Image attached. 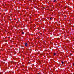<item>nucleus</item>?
Here are the masks:
<instances>
[{
    "label": "nucleus",
    "instance_id": "7",
    "mask_svg": "<svg viewBox=\"0 0 74 74\" xmlns=\"http://www.w3.org/2000/svg\"><path fill=\"white\" fill-rule=\"evenodd\" d=\"M8 38H10V37H9Z\"/></svg>",
    "mask_w": 74,
    "mask_h": 74
},
{
    "label": "nucleus",
    "instance_id": "3",
    "mask_svg": "<svg viewBox=\"0 0 74 74\" xmlns=\"http://www.w3.org/2000/svg\"><path fill=\"white\" fill-rule=\"evenodd\" d=\"M54 55H56V53H54Z\"/></svg>",
    "mask_w": 74,
    "mask_h": 74
},
{
    "label": "nucleus",
    "instance_id": "6",
    "mask_svg": "<svg viewBox=\"0 0 74 74\" xmlns=\"http://www.w3.org/2000/svg\"><path fill=\"white\" fill-rule=\"evenodd\" d=\"M50 20H51V19H52V18H50Z\"/></svg>",
    "mask_w": 74,
    "mask_h": 74
},
{
    "label": "nucleus",
    "instance_id": "1",
    "mask_svg": "<svg viewBox=\"0 0 74 74\" xmlns=\"http://www.w3.org/2000/svg\"><path fill=\"white\" fill-rule=\"evenodd\" d=\"M27 43H26L25 44V46H27Z\"/></svg>",
    "mask_w": 74,
    "mask_h": 74
},
{
    "label": "nucleus",
    "instance_id": "5",
    "mask_svg": "<svg viewBox=\"0 0 74 74\" xmlns=\"http://www.w3.org/2000/svg\"><path fill=\"white\" fill-rule=\"evenodd\" d=\"M22 34H24V32H22Z\"/></svg>",
    "mask_w": 74,
    "mask_h": 74
},
{
    "label": "nucleus",
    "instance_id": "9",
    "mask_svg": "<svg viewBox=\"0 0 74 74\" xmlns=\"http://www.w3.org/2000/svg\"><path fill=\"white\" fill-rule=\"evenodd\" d=\"M29 1H30V0H29Z\"/></svg>",
    "mask_w": 74,
    "mask_h": 74
},
{
    "label": "nucleus",
    "instance_id": "4",
    "mask_svg": "<svg viewBox=\"0 0 74 74\" xmlns=\"http://www.w3.org/2000/svg\"><path fill=\"white\" fill-rule=\"evenodd\" d=\"M61 63L62 64H63V61H62L61 62Z\"/></svg>",
    "mask_w": 74,
    "mask_h": 74
},
{
    "label": "nucleus",
    "instance_id": "8",
    "mask_svg": "<svg viewBox=\"0 0 74 74\" xmlns=\"http://www.w3.org/2000/svg\"><path fill=\"white\" fill-rule=\"evenodd\" d=\"M73 65L74 66V64H73Z\"/></svg>",
    "mask_w": 74,
    "mask_h": 74
},
{
    "label": "nucleus",
    "instance_id": "2",
    "mask_svg": "<svg viewBox=\"0 0 74 74\" xmlns=\"http://www.w3.org/2000/svg\"><path fill=\"white\" fill-rule=\"evenodd\" d=\"M56 0H54V2H56Z\"/></svg>",
    "mask_w": 74,
    "mask_h": 74
}]
</instances>
